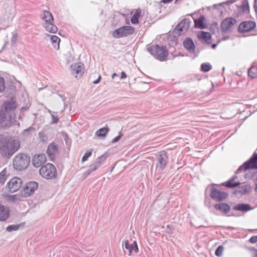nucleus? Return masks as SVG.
<instances>
[{"label":"nucleus","instance_id":"obj_29","mask_svg":"<svg viewBox=\"0 0 257 257\" xmlns=\"http://www.w3.org/2000/svg\"><path fill=\"white\" fill-rule=\"evenodd\" d=\"M109 131V128L108 126L101 128L96 132V135L98 137H105L108 132Z\"/></svg>","mask_w":257,"mask_h":257},{"label":"nucleus","instance_id":"obj_37","mask_svg":"<svg viewBox=\"0 0 257 257\" xmlns=\"http://www.w3.org/2000/svg\"><path fill=\"white\" fill-rule=\"evenodd\" d=\"M6 180V172L5 170H3L0 173V182L1 183L4 184Z\"/></svg>","mask_w":257,"mask_h":257},{"label":"nucleus","instance_id":"obj_18","mask_svg":"<svg viewBox=\"0 0 257 257\" xmlns=\"http://www.w3.org/2000/svg\"><path fill=\"white\" fill-rule=\"evenodd\" d=\"M47 158L44 154L35 155L32 159V164L35 167H39L44 164Z\"/></svg>","mask_w":257,"mask_h":257},{"label":"nucleus","instance_id":"obj_21","mask_svg":"<svg viewBox=\"0 0 257 257\" xmlns=\"http://www.w3.org/2000/svg\"><path fill=\"white\" fill-rule=\"evenodd\" d=\"M183 46L190 53H194L195 51V45L191 38H186L183 43Z\"/></svg>","mask_w":257,"mask_h":257},{"label":"nucleus","instance_id":"obj_51","mask_svg":"<svg viewBox=\"0 0 257 257\" xmlns=\"http://www.w3.org/2000/svg\"><path fill=\"white\" fill-rule=\"evenodd\" d=\"M254 8L255 13L257 14V0H254Z\"/></svg>","mask_w":257,"mask_h":257},{"label":"nucleus","instance_id":"obj_3","mask_svg":"<svg viewBox=\"0 0 257 257\" xmlns=\"http://www.w3.org/2000/svg\"><path fill=\"white\" fill-rule=\"evenodd\" d=\"M30 161V157L23 154H19L16 155L13 160L14 167L19 170L21 171L27 168Z\"/></svg>","mask_w":257,"mask_h":257},{"label":"nucleus","instance_id":"obj_44","mask_svg":"<svg viewBox=\"0 0 257 257\" xmlns=\"http://www.w3.org/2000/svg\"><path fill=\"white\" fill-rule=\"evenodd\" d=\"M123 136V134L121 133V132L119 133V135L117 136L116 137L114 138L111 141L112 143H115L117 142L120 138Z\"/></svg>","mask_w":257,"mask_h":257},{"label":"nucleus","instance_id":"obj_41","mask_svg":"<svg viewBox=\"0 0 257 257\" xmlns=\"http://www.w3.org/2000/svg\"><path fill=\"white\" fill-rule=\"evenodd\" d=\"M6 118V114L4 113V110H0V124L3 126V122Z\"/></svg>","mask_w":257,"mask_h":257},{"label":"nucleus","instance_id":"obj_22","mask_svg":"<svg viewBox=\"0 0 257 257\" xmlns=\"http://www.w3.org/2000/svg\"><path fill=\"white\" fill-rule=\"evenodd\" d=\"M236 178V176H233L227 182L223 183L222 185L229 188L236 187L240 184L239 182H234Z\"/></svg>","mask_w":257,"mask_h":257},{"label":"nucleus","instance_id":"obj_10","mask_svg":"<svg viewBox=\"0 0 257 257\" xmlns=\"http://www.w3.org/2000/svg\"><path fill=\"white\" fill-rule=\"evenodd\" d=\"M38 184L36 182H30L27 183L24 189L21 191L20 195L22 197H27L34 193L38 188Z\"/></svg>","mask_w":257,"mask_h":257},{"label":"nucleus","instance_id":"obj_49","mask_svg":"<svg viewBox=\"0 0 257 257\" xmlns=\"http://www.w3.org/2000/svg\"><path fill=\"white\" fill-rule=\"evenodd\" d=\"M126 75L124 71L121 72V79H123L126 78Z\"/></svg>","mask_w":257,"mask_h":257},{"label":"nucleus","instance_id":"obj_4","mask_svg":"<svg viewBox=\"0 0 257 257\" xmlns=\"http://www.w3.org/2000/svg\"><path fill=\"white\" fill-rule=\"evenodd\" d=\"M42 19L45 21L43 26L47 31L52 33L57 32V27L53 23L54 20L51 12L46 10L43 11Z\"/></svg>","mask_w":257,"mask_h":257},{"label":"nucleus","instance_id":"obj_47","mask_svg":"<svg viewBox=\"0 0 257 257\" xmlns=\"http://www.w3.org/2000/svg\"><path fill=\"white\" fill-rule=\"evenodd\" d=\"M249 241L251 243H255L257 242V235L251 236Z\"/></svg>","mask_w":257,"mask_h":257},{"label":"nucleus","instance_id":"obj_52","mask_svg":"<svg viewBox=\"0 0 257 257\" xmlns=\"http://www.w3.org/2000/svg\"><path fill=\"white\" fill-rule=\"evenodd\" d=\"M173 1V0H162L161 2L164 4H167L172 2Z\"/></svg>","mask_w":257,"mask_h":257},{"label":"nucleus","instance_id":"obj_32","mask_svg":"<svg viewBox=\"0 0 257 257\" xmlns=\"http://www.w3.org/2000/svg\"><path fill=\"white\" fill-rule=\"evenodd\" d=\"M141 12V10L138 9L136 13L132 17L131 21L133 24H137L139 23V18L140 16Z\"/></svg>","mask_w":257,"mask_h":257},{"label":"nucleus","instance_id":"obj_24","mask_svg":"<svg viewBox=\"0 0 257 257\" xmlns=\"http://www.w3.org/2000/svg\"><path fill=\"white\" fill-rule=\"evenodd\" d=\"M252 208L249 204L240 203L234 206L233 209L234 210H238L242 212H247L251 210Z\"/></svg>","mask_w":257,"mask_h":257},{"label":"nucleus","instance_id":"obj_11","mask_svg":"<svg viewBox=\"0 0 257 257\" xmlns=\"http://www.w3.org/2000/svg\"><path fill=\"white\" fill-rule=\"evenodd\" d=\"M236 20L233 18H227L225 19L221 23V32L226 33L231 31L232 27L235 24Z\"/></svg>","mask_w":257,"mask_h":257},{"label":"nucleus","instance_id":"obj_42","mask_svg":"<svg viewBox=\"0 0 257 257\" xmlns=\"http://www.w3.org/2000/svg\"><path fill=\"white\" fill-rule=\"evenodd\" d=\"M242 11L246 12L249 10V6L247 2H243L242 4Z\"/></svg>","mask_w":257,"mask_h":257},{"label":"nucleus","instance_id":"obj_13","mask_svg":"<svg viewBox=\"0 0 257 257\" xmlns=\"http://www.w3.org/2000/svg\"><path fill=\"white\" fill-rule=\"evenodd\" d=\"M23 181L21 179L17 177H15L10 180L8 183L7 186L8 187L9 191L12 193L17 191L21 187Z\"/></svg>","mask_w":257,"mask_h":257},{"label":"nucleus","instance_id":"obj_35","mask_svg":"<svg viewBox=\"0 0 257 257\" xmlns=\"http://www.w3.org/2000/svg\"><path fill=\"white\" fill-rule=\"evenodd\" d=\"M105 159L106 157H105L104 155H102L98 157L94 162L96 165L100 167L102 163L105 160Z\"/></svg>","mask_w":257,"mask_h":257},{"label":"nucleus","instance_id":"obj_23","mask_svg":"<svg viewBox=\"0 0 257 257\" xmlns=\"http://www.w3.org/2000/svg\"><path fill=\"white\" fill-rule=\"evenodd\" d=\"M214 207L218 210H220L224 213H227L230 210V206L226 203H219L214 205Z\"/></svg>","mask_w":257,"mask_h":257},{"label":"nucleus","instance_id":"obj_8","mask_svg":"<svg viewBox=\"0 0 257 257\" xmlns=\"http://www.w3.org/2000/svg\"><path fill=\"white\" fill-rule=\"evenodd\" d=\"M250 169H257V154L255 153L249 160L244 163L238 168L236 173L239 174L242 171H246Z\"/></svg>","mask_w":257,"mask_h":257},{"label":"nucleus","instance_id":"obj_30","mask_svg":"<svg viewBox=\"0 0 257 257\" xmlns=\"http://www.w3.org/2000/svg\"><path fill=\"white\" fill-rule=\"evenodd\" d=\"M4 198L8 202H15L17 201L20 200V198L19 195L17 194L15 195H5Z\"/></svg>","mask_w":257,"mask_h":257},{"label":"nucleus","instance_id":"obj_33","mask_svg":"<svg viewBox=\"0 0 257 257\" xmlns=\"http://www.w3.org/2000/svg\"><path fill=\"white\" fill-rule=\"evenodd\" d=\"M248 75L251 79L257 78V67L252 66L248 71Z\"/></svg>","mask_w":257,"mask_h":257},{"label":"nucleus","instance_id":"obj_7","mask_svg":"<svg viewBox=\"0 0 257 257\" xmlns=\"http://www.w3.org/2000/svg\"><path fill=\"white\" fill-rule=\"evenodd\" d=\"M135 28L130 26H124L115 29L112 33V36L115 38L127 37L134 33Z\"/></svg>","mask_w":257,"mask_h":257},{"label":"nucleus","instance_id":"obj_34","mask_svg":"<svg viewBox=\"0 0 257 257\" xmlns=\"http://www.w3.org/2000/svg\"><path fill=\"white\" fill-rule=\"evenodd\" d=\"M212 68L211 64L208 63H204L201 64V70L204 72H208Z\"/></svg>","mask_w":257,"mask_h":257},{"label":"nucleus","instance_id":"obj_50","mask_svg":"<svg viewBox=\"0 0 257 257\" xmlns=\"http://www.w3.org/2000/svg\"><path fill=\"white\" fill-rule=\"evenodd\" d=\"M100 79H101V76L99 75V77H98V78L96 80H95V81H93V83L94 84H97V83H98L100 82Z\"/></svg>","mask_w":257,"mask_h":257},{"label":"nucleus","instance_id":"obj_48","mask_svg":"<svg viewBox=\"0 0 257 257\" xmlns=\"http://www.w3.org/2000/svg\"><path fill=\"white\" fill-rule=\"evenodd\" d=\"M250 250L252 251V252L253 254L252 257H257V250L255 248L252 247L250 248Z\"/></svg>","mask_w":257,"mask_h":257},{"label":"nucleus","instance_id":"obj_17","mask_svg":"<svg viewBox=\"0 0 257 257\" xmlns=\"http://www.w3.org/2000/svg\"><path fill=\"white\" fill-rule=\"evenodd\" d=\"M122 245L123 248L124 247L125 248L128 250V255H131L133 251L136 253L138 252L139 249L136 241H134L133 243L130 244L128 240L125 239L122 241Z\"/></svg>","mask_w":257,"mask_h":257},{"label":"nucleus","instance_id":"obj_45","mask_svg":"<svg viewBox=\"0 0 257 257\" xmlns=\"http://www.w3.org/2000/svg\"><path fill=\"white\" fill-rule=\"evenodd\" d=\"M51 117L52 123H56L59 121V118H58V116L54 115L53 114H51Z\"/></svg>","mask_w":257,"mask_h":257},{"label":"nucleus","instance_id":"obj_1","mask_svg":"<svg viewBox=\"0 0 257 257\" xmlns=\"http://www.w3.org/2000/svg\"><path fill=\"white\" fill-rule=\"evenodd\" d=\"M146 49L156 59L161 61L165 60L168 55V51L166 46L149 44L147 45Z\"/></svg>","mask_w":257,"mask_h":257},{"label":"nucleus","instance_id":"obj_14","mask_svg":"<svg viewBox=\"0 0 257 257\" xmlns=\"http://www.w3.org/2000/svg\"><path fill=\"white\" fill-rule=\"evenodd\" d=\"M227 196L226 192L213 188L210 192L211 197L217 201H221L225 199Z\"/></svg>","mask_w":257,"mask_h":257},{"label":"nucleus","instance_id":"obj_55","mask_svg":"<svg viewBox=\"0 0 257 257\" xmlns=\"http://www.w3.org/2000/svg\"><path fill=\"white\" fill-rule=\"evenodd\" d=\"M216 46V44H212V47L213 48H215Z\"/></svg>","mask_w":257,"mask_h":257},{"label":"nucleus","instance_id":"obj_20","mask_svg":"<svg viewBox=\"0 0 257 257\" xmlns=\"http://www.w3.org/2000/svg\"><path fill=\"white\" fill-rule=\"evenodd\" d=\"M10 216L9 208L0 204V221H5Z\"/></svg>","mask_w":257,"mask_h":257},{"label":"nucleus","instance_id":"obj_40","mask_svg":"<svg viewBox=\"0 0 257 257\" xmlns=\"http://www.w3.org/2000/svg\"><path fill=\"white\" fill-rule=\"evenodd\" d=\"M5 89V80L0 76V92H3Z\"/></svg>","mask_w":257,"mask_h":257},{"label":"nucleus","instance_id":"obj_9","mask_svg":"<svg viewBox=\"0 0 257 257\" xmlns=\"http://www.w3.org/2000/svg\"><path fill=\"white\" fill-rule=\"evenodd\" d=\"M156 169L163 171L167 166L168 162V157L165 151H161L157 156Z\"/></svg>","mask_w":257,"mask_h":257},{"label":"nucleus","instance_id":"obj_12","mask_svg":"<svg viewBox=\"0 0 257 257\" xmlns=\"http://www.w3.org/2000/svg\"><path fill=\"white\" fill-rule=\"evenodd\" d=\"M190 22L186 18L183 19L176 27L173 31V33L180 36L181 34L186 32L189 27Z\"/></svg>","mask_w":257,"mask_h":257},{"label":"nucleus","instance_id":"obj_53","mask_svg":"<svg viewBox=\"0 0 257 257\" xmlns=\"http://www.w3.org/2000/svg\"><path fill=\"white\" fill-rule=\"evenodd\" d=\"M235 2V0H230L226 2V4H232Z\"/></svg>","mask_w":257,"mask_h":257},{"label":"nucleus","instance_id":"obj_38","mask_svg":"<svg viewBox=\"0 0 257 257\" xmlns=\"http://www.w3.org/2000/svg\"><path fill=\"white\" fill-rule=\"evenodd\" d=\"M224 247L222 245L219 246L216 249L215 254L217 256H221L222 255V252Z\"/></svg>","mask_w":257,"mask_h":257},{"label":"nucleus","instance_id":"obj_36","mask_svg":"<svg viewBox=\"0 0 257 257\" xmlns=\"http://www.w3.org/2000/svg\"><path fill=\"white\" fill-rule=\"evenodd\" d=\"M20 224L16 225H10L6 228V230L8 232H11L12 231H16L18 230L20 227Z\"/></svg>","mask_w":257,"mask_h":257},{"label":"nucleus","instance_id":"obj_46","mask_svg":"<svg viewBox=\"0 0 257 257\" xmlns=\"http://www.w3.org/2000/svg\"><path fill=\"white\" fill-rule=\"evenodd\" d=\"M17 38H18V34H17V33H13V36H12V37L11 38V42L12 43H16L17 40Z\"/></svg>","mask_w":257,"mask_h":257},{"label":"nucleus","instance_id":"obj_54","mask_svg":"<svg viewBox=\"0 0 257 257\" xmlns=\"http://www.w3.org/2000/svg\"><path fill=\"white\" fill-rule=\"evenodd\" d=\"M117 75L115 73H114L112 75V78L113 79L115 76H117Z\"/></svg>","mask_w":257,"mask_h":257},{"label":"nucleus","instance_id":"obj_5","mask_svg":"<svg viewBox=\"0 0 257 257\" xmlns=\"http://www.w3.org/2000/svg\"><path fill=\"white\" fill-rule=\"evenodd\" d=\"M40 174L46 179H53L57 176V170L54 165L48 163L39 170Z\"/></svg>","mask_w":257,"mask_h":257},{"label":"nucleus","instance_id":"obj_6","mask_svg":"<svg viewBox=\"0 0 257 257\" xmlns=\"http://www.w3.org/2000/svg\"><path fill=\"white\" fill-rule=\"evenodd\" d=\"M17 107V104L13 100H9L4 103L1 110H4L6 114V118L3 122L7 119V116L9 117V120L15 116V110Z\"/></svg>","mask_w":257,"mask_h":257},{"label":"nucleus","instance_id":"obj_28","mask_svg":"<svg viewBox=\"0 0 257 257\" xmlns=\"http://www.w3.org/2000/svg\"><path fill=\"white\" fill-rule=\"evenodd\" d=\"M98 168H99L97 165H96L94 162L93 164H91L89 166V167L88 170H87L83 174V176L85 177H87L88 175H89L92 172L96 170Z\"/></svg>","mask_w":257,"mask_h":257},{"label":"nucleus","instance_id":"obj_39","mask_svg":"<svg viewBox=\"0 0 257 257\" xmlns=\"http://www.w3.org/2000/svg\"><path fill=\"white\" fill-rule=\"evenodd\" d=\"M39 138L40 140L43 142H46L47 141V138L45 136V134L44 132H40L39 133Z\"/></svg>","mask_w":257,"mask_h":257},{"label":"nucleus","instance_id":"obj_19","mask_svg":"<svg viewBox=\"0 0 257 257\" xmlns=\"http://www.w3.org/2000/svg\"><path fill=\"white\" fill-rule=\"evenodd\" d=\"M71 73L77 77L81 76L84 73V68L81 63H76L71 66Z\"/></svg>","mask_w":257,"mask_h":257},{"label":"nucleus","instance_id":"obj_16","mask_svg":"<svg viewBox=\"0 0 257 257\" xmlns=\"http://www.w3.org/2000/svg\"><path fill=\"white\" fill-rule=\"evenodd\" d=\"M255 27V23L252 21H245L240 23L238 26V31L242 33L248 32Z\"/></svg>","mask_w":257,"mask_h":257},{"label":"nucleus","instance_id":"obj_31","mask_svg":"<svg viewBox=\"0 0 257 257\" xmlns=\"http://www.w3.org/2000/svg\"><path fill=\"white\" fill-rule=\"evenodd\" d=\"M50 39L55 49H58L59 48V43L60 41V38L55 35H52L51 36Z\"/></svg>","mask_w":257,"mask_h":257},{"label":"nucleus","instance_id":"obj_2","mask_svg":"<svg viewBox=\"0 0 257 257\" xmlns=\"http://www.w3.org/2000/svg\"><path fill=\"white\" fill-rule=\"evenodd\" d=\"M19 146L20 145L18 142L15 141H8L5 138L0 150L3 156L10 157L12 156L19 149Z\"/></svg>","mask_w":257,"mask_h":257},{"label":"nucleus","instance_id":"obj_27","mask_svg":"<svg viewBox=\"0 0 257 257\" xmlns=\"http://www.w3.org/2000/svg\"><path fill=\"white\" fill-rule=\"evenodd\" d=\"M199 39L204 40L206 43H210L211 40V35L208 32L202 31L200 35H198Z\"/></svg>","mask_w":257,"mask_h":257},{"label":"nucleus","instance_id":"obj_15","mask_svg":"<svg viewBox=\"0 0 257 257\" xmlns=\"http://www.w3.org/2000/svg\"><path fill=\"white\" fill-rule=\"evenodd\" d=\"M46 153L51 160H53L59 153L58 145L53 142L50 144L47 148Z\"/></svg>","mask_w":257,"mask_h":257},{"label":"nucleus","instance_id":"obj_25","mask_svg":"<svg viewBox=\"0 0 257 257\" xmlns=\"http://www.w3.org/2000/svg\"><path fill=\"white\" fill-rule=\"evenodd\" d=\"M250 189V185L247 184H241L236 190L235 192L236 194L240 195H243L247 193Z\"/></svg>","mask_w":257,"mask_h":257},{"label":"nucleus","instance_id":"obj_26","mask_svg":"<svg viewBox=\"0 0 257 257\" xmlns=\"http://www.w3.org/2000/svg\"><path fill=\"white\" fill-rule=\"evenodd\" d=\"M205 18L203 16H201L198 19L194 20L195 26L200 29H204V26L203 24Z\"/></svg>","mask_w":257,"mask_h":257},{"label":"nucleus","instance_id":"obj_43","mask_svg":"<svg viewBox=\"0 0 257 257\" xmlns=\"http://www.w3.org/2000/svg\"><path fill=\"white\" fill-rule=\"evenodd\" d=\"M92 153H91V152L90 151H89V152H86L84 156L82 157V161L83 162L86 161L88 157H89L91 155Z\"/></svg>","mask_w":257,"mask_h":257}]
</instances>
